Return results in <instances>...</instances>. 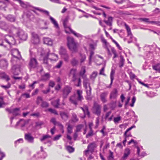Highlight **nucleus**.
Segmentation results:
<instances>
[{"mask_svg":"<svg viewBox=\"0 0 160 160\" xmlns=\"http://www.w3.org/2000/svg\"><path fill=\"white\" fill-rule=\"evenodd\" d=\"M11 29L15 32L21 40H26L27 38V35L24 32L19 28H16L13 25H11Z\"/></svg>","mask_w":160,"mask_h":160,"instance_id":"1","label":"nucleus"},{"mask_svg":"<svg viewBox=\"0 0 160 160\" xmlns=\"http://www.w3.org/2000/svg\"><path fill=\"white\" fill-rule=\"evenodd\" d=\"M30 6L32 7L33 8L41 12H43L48 16H49V19L50 20L51 22L54 25V27L57 28H59V27L57 22L53 17L50 16L49 12L48 11L42 9L38 7H34L32 6Z\"/></svg>","mask_w":160,"mask_h":160,"instance_id":"2","label":"nucleus"},{"mask_svg":"<svg viewBox=\"0 0 160 160\" xmlns=\"http://www.w3.org/2000/svg\"><path fill=\"white\" fill-rule=\"evenodd\" d=\"M67 46L69 49L72 51H75L77 50V46L73 38L67 37Z\"/></svg>","mask_w":160,"mask_h":160,"instance_id":"3","label":"nucleus"},{"mask_svg":"<svg viewBox=\"0 0 160 160\" xmlns=\"http://www.w3.org/2000/svg\"><path fill=\"white\" fill-rule=\"evenodd\" d=\"M59 53L64 59L65 61L67 62L69 59V56L66 48L63 46H61L59 50Z\"/></svg>","mask_w":160,"mask_h":160,"instance_id":"4","label":"nucleus"},{"mask_svg":"<svg viewBox=\"0 0 160 160\" xmlns=\"http://www.w3.org/2000/svg\"><path fill=\"white\" fill-rule=\"evenodd\" d=\"M11 69V72L14 75H18L20 72L21 65L19 64H12Z\"/></svg>","mask_w":160,"mask_h":160,"instance_id":"5","label":"nucleus"},{"mask_svg":"<svg viewBox=\"0 0 160 160\" xmlns=\"http://www.w3.org/2000/svg\"><path fill=\"white\" fill-rule=\"evenodd\" d=\"M97 145L95 142L90 143L88 146L87 149L84 151L85 155L88 156V153L89 151L92 153L94 151L95 148L97 147Z\"/></svg>","mask_w":160,"mask_h":160,"instance_id":"6","label":"nucleus"},{"mask_svg":"<svg viewBox=\"0 0 160 160\" xmlns=\"http://www.w3.org/2000/svg\"><path fill=\"white\" fill-rule=\"evenodd\" d=\"M28 65L29 69L35 68L38 67V63L35 58H31Z\"/></svg>","mask_w":160,"mask_h":160,"instance_id":"7","label":"nucleus"},{"mask_svg":"<svg viewBox=\"0 0 160 160\" xmlns=\"http://www.w3.org/2000/svg\"><path fill=\"white\" fill-rule=\"evenodd\" d=\"M121 24L122 25H123L125 26L127 31L128 36L130 37V38L131 39H132L133 38H134L135 41L136 42L137 41V39L136 38L133 37L131 32L130 28L128 25L124 22L122 23Z\"/></svg>","mask_w":160,"mask_h":160,"instance_id":"8","label":"nucleus"},{"mask_svg":"<svg viewBox=\"0 0 160 160\" xmlns=\"http://www.w3.org/2000/svg\"><path fill=\"white\" fill-rule=\"evenodd\" d=\"M93 113L99 116L101 113V106L97 103H94L93 106Z\"/></svg>","mask_w":160,"mask_h":160,"instance_id":"9","label":"nucleus"},{"mask_svg":"<svg viewBox=\"0 0 160 160\" xmlns=\"http://www.w3.org/2000/svg\"><path fill=\"white\" fill-rule=\"evenodd\" d=\"M72 88L68 86H66L62 90L63 97L64 98H66L71 92Z\"/></svg>","mask_w":160,"mask_h":160,"instance_id":"10","label":"nucleus"},{"mask_svg":"<svg viewBox=\"0 0 160 160\" xmlns=\"http://www.w3.org/2000/svg\"><path fill=\"white\" fill-rule=\"evenodd\" d=\"M8 66V61L5 59H2L0 60V68L2 69H6Z\"/></svg>","mask_w":160,"mask_h":160,"instance_id":"11","label":"nucleus"},{"mask_svg":"<svg viewBox=\"0 0 160 160\" xmlns=\"http://www.w3.org/2000/svg\"><path fill=\"white\" fill-rule=\"evenodd\" d=\"M24 138L29 143H33L34 142V138L30 133L25 134Z\"/></svg>","mask_w":160,"mask_h":160,"instance_id":"12","label":"nucleus"},{"mask_svg":"<svg viewBox=\"0 0 160 160\" xmlns=\"http://www.w3.org/2000/svg\"><path fill=\"white\" fill-rule=\"evenodd\" d=\"M139 20L143 22H144L148 23H151L152 24H155L158 25L160 26V22H156V21H149V19L147 18H140Z\"/></svg>","mask_w":160,"mask_h":160,"instance_id":"13","label":"nucleus"},{"mask_svg":"<svg viewBox=\"0 0 160 160\" xmlns=\"http://www.w3.org/2000/svg\"><path fill=\"white\" fill-rule=\"evenodd\" d=\"M113 18L111 17H109L108 18V20H104V22L109 27V28H108V30H111L112 29V22Z\"/></svg>","mask_w":160,"mask_h":160,"instance_id":"14","label":"nucleus"},{"mask_svg":"<svg viewBox=\"0 0 160 160\" xmlns=\"http://www.w3.org/2000/svg\"><path fill=\"white\" fill-rule=\"evenodd\" d=\"M108 94V92H102L100 95L101 100L103 103H105L107 102V100L105 98Z\"/></svg>","mask_w":160,"mask_h":160,"instance_id":"15","label":"nucleus"},{"mask_svg":"<svg viewBox=\"0 0 160 160\" xmlns=\"http://www.w3.org/2000/svg\"><path fill=\"white\" fill-rule=\"evenodd\" d=\"M118 96V91L116 89L114 88L111 92L110 98V99H115Z\"/></svg>","mask_w":160,"mask_h":160,"instance_id":"16","label":"nucleus"},{"mask_svg":"<svg viewBox=\"0 0 160 160\" xmlns=\"http://www.w3.org/2000/svg\"><path fill=\"white\" fill-rule=\"evenodd\" d=\"M101 41L104 44V45L103 46L104 48L107 49L109 53H110V50L108 48V43L107 42V40L105 39L104 38L102 37L101 38Z\"/></svg>","mask_w":160,"mask_h":160,"instance_id":"17","label":"nucleus"},{"mask_svg":"<svg viewBox=\"0 0 160 160\" xmlns=\"http://www.w3.org/2000/svg\"><path fill=\"white\" fill-rule=\"evenodd\" d=\"M60 115L62 119L64 121L67 120L69 117L68 113L64 112H61Z\"/></svg>","mask_w":160,"mask_h":160,"instance_id":"18","label":"nucleus"},{"mask_svg":"<svg viewBox=\"0 0 160 160\" xmlns=\"http://www.w3.org/2000/svg\"><path fill=\"white\" fill-rule=\"evenodd\" d=\"M130 154V151L129 149L128 148H126L124 151V155L122 157V160H126L128 155Z\"/></svg>","mask_w":160,"mask_h":160,"instance_id":"19","label":"nucleus"},{"mask_svg":"<svg viewBox=\"0 0 160 160\" xmlns=\"http://www.w3.org/2000/svg\"><path fill=\"white\" fill-rule=\"evenodd\" d=\"M86 72L85 67H82V68L81 70L79 72V75L80 76L83 78H86V75H85V73Z\"/></svg>","mask_w":160,"mask_h":160,"instance_id":"20","label":"nucleus"},{"mask_svg":"<svg viewBox=\"0 0 160 160\" xmlns=\"http://www.w3.org/2000/svg\"><path fill=\"white\" fill-rule=\"evenodd\" d=\"M44 43L48 45L51 46L52 44V42L51 39L48 38H43Z\"/></svg>","mask_w":160,"mask_h":160,"instance_id":"21","label":"nucleus"},{"mask_svg":"<svg viewBox=\"0 0 160 160\" xmlns=\"http://www.w3.org/2000/svg\"><path fill=\"white\" fill-rule=\"evenodd\" d=\"M115 73V71L113 69H112L110 73V77L111 79V83L109 86L108 87V88H111L112 83L114 79V75Z\"/></svg>","mask_w":160,"mask_h":160,"instance_id":"22","label":"nucleus"},{"mask_svg":"<svg viewBox=\"0 0 160 160\" xmlns=\"http://www.w3.org/2000/svg\"><path fill=\"white\" fill-rule=\"evenodd\" d=\"M50 78V75L48 73H46L44 75L42 76L41 80L45 81L48 80Z\"/></svg>","mask_w":160,"mask_h":160,"instance_id":"23","label":"nucleus"},{"mask_svg":"<svg viewBox=\"0 0 160 160\" xmlns=\"http://www.w3.org/2000/svg\"><path fill=\"white\" fill-rule=\"evenodd\" d=\"M60 100L59 99H58L54 100L52 102V104L55 108H58V106L60 105Z\"/></svg>","mask_w":160,"mask_h":160,"instance_id":"24","label":"nucleus"},{"mask_svg":"<svg viewBox=\"0 0 160 160\" xmlns=\"http://www.w3.org/2000/svg\"><path fill=\"white\" fill-rule=\"evenodd\" d=\"M8 28V25L5 22L2 21L0 22V28L1 29L3 30H6Z\"/></svg>","mask_w":160,"mask_h":160,"instance_id":"25","label":"nucleus"},{"mask_svg":"<svg viewBox=\"0 0 160 160\" xmlns=\"http://www.w3.org/2000/svg\"><path fill=\"white\" fill-rule=\"evenodd\" d=\"M69 29L70 32L73 34L75 36L78 38H82V36L81 34H80L79 33H77L76 32H75L71 28H69Z\"/></svg>","mask_w":160,"mask_h":160,"instance_id":"26","label":"nucleus"},{"mask_svg":"<svg viewBox=\"0 0 160 160\" xmlns=\"http://www.w3.org/2000/svg\"><path fill=\"white\" fill-rule=\"evenodd\" d=\"M41 107L42 108H47L49 106V104L46 101H44L43 100L41 104Z\"/></svg>","mask_w":160,"mask_h":160,"instance_id":"27","label":"nucleus"},{"mask_svg":"<svg viewBox=\"0 0 160 160\" xmlns=\"http://www.w3.org/2000/svg\"><path fill=\"white\" fill-rule=\"evenodd\" d=\"M6 18L8 21L11 22H13L15 21V18L13 16L11 15H9L6 17Z\"/></svg>","mask_w":160,"mask_h":160,"instance_id":"28","label":"nucleus"},{"mask_svg":"<svg viewBox=\"0 0 160 160\" xmlns=\"http://www.w3.org/2000/svg\"><path fill=\"white\" fill-rule=\"evenodd\" d=\"M20 109L19 108H16L12 109V113L15 116H17L19 115V111Z\"/></svg>","mask_w":160,"mask_h":160,"instance_id":"29","label":"nucleus"},{"mask_svg":"<svg viewBox=\"0 0 160 160\" xmlns=\"http://www.w3.org/2000/svg\"><path fill=\"white\" fill-rule=\"evenodd\" d=\"M78 63V61L75 58H73L71 61V63L73 66L77 65Z\"/></svg>","mask_w":160,"mask_h":160,"instance_id":"30","label":"nucleus"},{"mask_svg":"<svg viewBox=\"0 0 160 160\" xmlns=\"http://www.w3.org/2000/svg\"><path fill=\"white\" fill-rule=\"evenodd\" d=\"M84 80L83 82V85L84 87L85 88V89H87L88 88V85L89 86V84H90V83H89L88 81V80L87 78H84Z\"/></svg>","mask_w":160,"mask_h":160,"instance_id":"31","label":"nucleus"},{"mask_svg":"<svg viewBox=\"0 0 160 160\" xmlns=\"http://www.w3.org/2000/svg\"><path fill=\"white\" fill-rule=\"evenodd\" d=\"M70 101L73 104L76 106L77 104V100L74 99V96H72L70 98Z\"/></svg>","mask_w":160,"mask_h":160,"instance_id":"32","label":"nucleus"},{"mask_svg":"<svg viewBox=\"0 0 160 160\" xmlns=\"http://www.w3.org/2000/svg\"><path fill=\"white\" fill-rule=\"evenodd\" d=\"M43 62L44 64H45V67L49 69L51 68V65L49 64L48 60L43 59Z\"/></svg>","mask_w":160,"mask_h":160,"instance_id":"33","label":"nucleus"},{"mask_svg":"<svg viewBox=\"0 0 160 160\" xmlns=\"http://www.w3.org/2000/svg\"><path fill=\"white\" fill-rule=\"evenodd\" d=\"M89 91H88V90L86 91V92H87V99H90V96L91 95V94L92 89H91V88L90 86V84H89Z\"/></svg>","mask_w":160,"mask_h":160,"instance_id":"34","label":"nucleus"},{"mask_svg":"<svg viewBox=\"0 0 160 160\" xmlns=\"http://www.w3.org/2000/svg\"><path fill=\"white\" fill-rule=\"evenodd\" d=\"M66 149L69 153L72 152L74 151V148L70 146H68Z\"/></svg>","mask_w":160,"mask_h":160,"instance_id":"35","label":"nucleus"},{"mask_svg":"<svg viewBox=\"0 0 160 160\" xmlns=\"http://www.w3.org/2000/svg\"><path fill=\"white\" fill-rule=\"evenodd\" d=\"M84 127V125L82 124H80L77 125L76 127V132H78L80 131L81 129Z\"/></svg>","mask_w":160,"mask_h":160,"instance_id":"36","label":"nucleus"},{"mask_svg":"<svg viewBox=\"0 0 160 160\" xmlns=\"http://www.w3.org/2000/svg\"><path fill=\"white\" fill-rule=\"evenodd\" d=\"M9 40L10 42L11 46L12 45H14L16 43V41L14 38L13 37L9 36Z\"/></svg>","mask_w":160,"mask_h":160,"instance_id":"37","label":"nucleus"},{"mask_svg":"<svg viewBox=\"0 0 160 160\" xmlns=\"http://www.w3.org/2000/svg\"><path fill=\"white\" fill-rule=\"evenodd\" d=\"M5 103L3 101V97L0 96V108H3Z\"/></svg>","mask_w":160,"mask_h":160,"instance_id":"38","label":"nucleus"},{"mask_svg":"<svg viewBox=\"0 0 160 160\" xmlns=\"http://www.w3.org/2000/svg\"><path fill=\"white\" fill-rule=\"evenodd\" d=\"M42 100L43 98L41 97H38L36 101V103L37 104V105H39L41 102H42Z\"/></svg>","mask_w":160,"mask_h":160,"instance_id":"39","label":"nucleus"},{"mask_svg":"<svg viewBox=\"0 0 160 160\" xmlns=\"http://www.w3.org/2000/svg\"><path fill=\"white\" fill-rule=\"evenodd\" d=\"M12 58L11 60V62L12 63V64H14V58H16L18 60L19 59V58L18 57L14 55L12 52Z\"/></svg>","mask_w":160,"mask_h":160,"instance_id":"40","label":"nucleus"},{"mask_svg":"<svg viewBox=\"0 0 160 160\" xmlns=\"http://www.w3.org/2000/svg\"><path fill=\"white\" fill-rule=\"evenodd\" d=\"M111 51L112 53L114 54V56L113 57V59H114L115 58L118 57V55L117 54L116 51L114 48H112Z\"/></svg>","mask_w":160,"mask_h":160,"instance_id":"41","label":"nucleus"},{"mask_svg":"<svg viewBox=\"0 0 160 160\" xmlns=\"http://www.w3.org/2000/svg\"><path fill=\"white\" fill-rule=\"evenodd\" d=\"M80 57H81V58L80 59V62L81 63H82L86 59V56L84 54H80Z\"/></svg>","mask_w":160,"mask_h":160,"instance_id":"42","label":"nucleus"},{"mask_svg":"<svg viewBox=\"0 0 160 160\" xmlns=\"http://www.w3.org/2000/svg\"><path fill=\"white\" fill-rule=\"evenodd\" d=\"M68 22V19L67 18H65L63 21V24L64 28H68L69 29V28H70V27H68L67 26V23Z\"/></svg>","mask_w":160,"mask_h":160,"instance_id":"43","label":"nucleus"},{"mask_svg":"<svg viewBox=\"0 0 160 160\" xmlns=\"http://www.w3.org/2000/svg\"><path fill=\"white\" fill-rule=\"evenodd\" d=\"M48 110L51 113H53L55 115H58V114L57 111L55 109L49 108L48 109Z\"/></svg>","mask_w":160,"mask_h":160,"instance_id":"44","label":"nucleus"},{"mask_svg":"<svg viewBox=\"0 0 160 160\" xmlns=\"http://www.w3.org/2000/svg\"><path fill=\"white\" fill-rule=\"evenodd\" d=\"M109 154L108 157V160H112L113 159V153L111 151H109Z\"/></svg>","mask_w":160,"mask_h":160,"instance_id":"45","label":"nucleus"},{"mask_svg":"<svg viewBox=\"0 0 160 160\" xmlns=\"http://www.w3.org/2000/svg\"><path fill=\"white\" fill-rule=\"evenodd\" d=\"M159 68H160V63H158L152 66V68L154 70H157Z\"/></svg>","mask_w":160,"mask_h":160,"instance_id":"46","label":"nucleus"},{"mask_svg":"<svg viewBox=\"0 0 160 160\" xmlns=\"http://www.w3.org/2000/svg\"><path fill=\"white\" fill-rule=\"evenodd\" d=\"M90 55L89 58V64L91 62L92 56L94 54V52L93 50H90Z\"/></svg>","mask_w":160,"mask_h":160,"instance_id":"47","label":"nucleus"},{"mask_svg":"<svg viewBox=\"0 0 160 160\" xmlns=\"http://www.w3.org/2000/svg\"><path fill=\"white\" fill-rule=\"evenodd\" d=\"M135 126L134 125H133L132 126H131V127H130V128H128L126 130V131L125 132H124V136L128 135V134H129V133L127 134V133L130 130H131L132 128H135Z\"/></svg>","mask_w":160,"mask_h":160,"instance_id":"48","label":"nucleus"},{"mask_svg":"<svg viewBox=\"0 0 160 160\" xmlns=\"http://www.w3.org/2000/svg\"><path fill=\"white\" fill-rule=\"evenodd\" d=\"M131 136L132 135L130 134H128V135L124 136L125 139L123 141V144L124 146L125 145V143L127 141V139L129 137H131Z\"/></svg>","mask_w":160,"mask_h":160,"instance_id":"49","label":"nucleus"},{"mask_svg":"<svg viewBox=\"0 0 160 160\" xmlns=\"http://www.w3.org/2000/svg\"><path fill=\"white\" fill-rule=\"evenodd\" d=\"M136 100V98L135 96H134L132 99V103H131L130 105L131 107H133L134 105V103H135Z\"/></svg>","mask_w":160,"mask_h":160,"instance_id":"50","label":"nucleus"},{"mask_svg":"<svg viewBox=\"0 0 160 160\" xmlns=\"http://www.w3.org/2000/svg\"><path fill=\"white\" fill-rule=\"evenodd\" d=\"M72 127L70 125H68L67 128V132L68 133L71 134L72 132Z\"/></svg>","mask_w":160,"mask_h":160,"instance_id":"51","label":"nucleus"},{"mask_svg":"<svg viewBox=\"0 0 160 160\" xmlns=\"http://www.w3.org/2000/svg\"><path fill=\"white\" fill-rule=\"evenodd\" d=\"M72 121L73 122H76L78 121V119L76 114H73L72 115Z\"/></svg>","mask_w":160,"mask_h":160,"instance_id":"52","label":"nucleus"},{"mask_svg":"<svg viewBox=\"0 0 160 160\" xmlns=\"http://www.w3.org/2000/svg\"><path fill=\"white\" fill-rule=\"evenodd\" d=\"M50 137H51L49 135H45L43 136L42 138H41L40 139V140L41 142H42L45 139Z\"/></svg>","mask_w":160,"mask_h":160,"instance_id":"53","label":"nucleus"},{"mask_svg":"<svg viewBox=\"0 0 160 160\" xmlns=\"http://www.w3.org/2000/svg\"><path fill=\"white\" fill-rule=\"evenodd\" d=\"M1 87L4 88L5 89L7 90V89L11 87V84L10 83H8L7 85H1Z\"/></svg>","mask_w":160,"mask_h":160,"instance_id":"54","label":"nucleus"},{"mask_svg":"<svg viewBox=\"0 0 160 160\" xmlns=\"http://www.w3.org/2000/svg\"><path fill=\"white\" fill-rule=\"evenodd\" d=\"M9 36H8L7 38H5L4 40V41L7 43L8 44L10 45V46H11V45L10 44V42L9 40Z\"/></svg>","mask_w":160,"mask_h":160,"instance_id":"55","label":"nucleus"},{"mask_svg":"<svg viewBox=\"0 0 160 160\" xmlns=\"http://www.w3.org/2000/svg\"><path fill=\"white\" fill-rule=\"evenodd\" d=\"M93 135V131H90V132H89L88 134L86 135V138H88L89 137L92 136Z\"/></svg>","mask_w":160,"mask_h":160,"instance_id":"56","label":"nucleus"},{"mask_svg":"<svg viewBox=\"0 0 160 160\" xmlns=\"http://www.w3.org/2000/svg\"><path fill=\"white\" fill-rule=\"evenodd\" d=\"M125 60L122 56L121 55V67L123 66L124 64Z\"/></svg>","mask_w":160,"mask_h":160,"instance_id":"57","label":"nucleus"},{"mask_svg":"<svg viewBox=\"0 0 160 160\" xmlns=\"http://www.w3.org/2000/svg\"><path fill=\"white\" fill-rule=\"evenodd\" d=\"M62 63V61H60L58 63H57V65L55 66V68H60L61 67Z\"/></svg>","mask_w":160,"mask_h":160,"instance_id":"58","label":"nucleus"},{"mask_svg":"<svg viewBox=\"0 0 160 160\" xmlns=\"http://www.w3.org/2000/svg\"><path fill=\"white\" fill-rule=\"evenodd\" d=\"M97 75V73L96 72H94L91 75L90 77L91 78H95L96 77Z\"/></svg>","mask_w":160,"mask_h":160,"instance_id":"59","label":"nucleus"},{"mask_svg":"<svg viewBox=\"0 0 160 160\" xmlns=\"http://www.w3.org/2000/svg\"><path fill=\"white\" fill-rule=\"evenodd\" d=\"M77 69H72L70 71V74L72 75H75L76 74V72Z\"/></svg>","mask_w":160,"mask_h":160,"instance_id":"60","label":"nucleus"},{"mask_svg":"<svg viewBox=\"0 0 160 160\" xmlns=\"http://www.w3.org/2000/svg\"><path fill=\"white\" fill-rule=\"evenodd\" d=\"M55 85V83L54 82L52 81H50L49 83V87L53 88L54 87Z\"/></svg>","mask_w":160,"mask_h":160,"instance_id":"61","label":"nucleus"},{"mask_svg":"<svg viewBox=\"0 0 160 160\" xmlns=\"http://www.w3.org/2000/svg\"><path fill=\"white\" fill-rule=\"evenodd\" d=\"M62 136V135L61 134H59L56 135L53 138V140L54 141H57L58 140L59 138Z\"/></svg>","mask_w":160,"mask_h":160,"instance_id":"62","label":"nucleus"},{"mask_svg":"<svg viewBox=\"0 0 160 160\" xmlns=\"http://www.w3.org/2000/svg\"><path fill=\"white\" fill-rule=\"evenodd\" d=\"M96 46V44H89L90 48L93 50H94L95 49V47Z\"/></svg>","mask_w":160,"mask_h":160,"instance_id":"63","label":"nucleus"},{"mask_svg":"<svg viewBox=\"0 0 160 160\" xmlns=\"http://www.w3.org/2000/svg\"><path fill=\"white\" fill-rule=\"evenodd\" d=\"M116 102H113L110 104L111 108L112 109H114L116 106Z\"/></svg>","mask_w":160,"mask_h":160,"instance_id":"64","label":"nucleus"}]
</instances>
